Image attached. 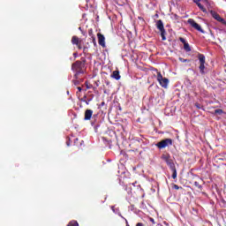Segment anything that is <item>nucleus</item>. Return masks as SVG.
I'll list each match as a JSON object with an SVG mask.
<instances>
[{
    "mask_svg": "<svg viewBox=\"0 0 226 226\" xmlns=\"http://www.w3.org/2000/svg\"><path fill=\"white\" fill-rule=\"evenodd\" d=\"M72 70L75 72L74 79H79V75L84 73V63L82 61H76L72 64Z\"/></svg>",
    "mask_w": 226,
    "mask_h": 226,
    "instance_id": "f257e3e1",
    "label": "nucleus"
},
{
    "mask_svg": "<svg viewBox=\"0 0 226 226\" xmlns=\"http://www.w3.org/2000/svg\"><path fill=\"white\" fill-rule=\"evenodd\" d=\"M156 27L160 30L162 41H165V40H167V37L165 36L167 32L165 31V26H163V21H162V19L156 21Z\"/></svg>",
    "mask_w": 226,
    "mask_h": 226,
    "instance_id": "f03ea898",
    "label": "nucleus"
},
{
    "mask_svg": "<svg viewBox=\"0 0 226 226\" xmlns=\"http://www.w3.org/2000/svg\"><path fill=\"white\" fill-rule=\"evenodd\" d=\"M198 59L200 61V72L201 75H204L206 72L204 70H206V56L203 54H199L198 55Z\"/></svg>",
    "mask_w": 226,
    "mask_h": 226,
    "instance_id": "7ed1b4c3",
    "label": "nucleus"
},
{
    "mask_svg": "<svg viewBox=\"0 0 226 226\" xmlns=\"http://www.w3.org/2000/svg\"><path fill=\"white\" fill-rule=\"evenodd\" d=\"M156 147L158 149H165V147H169V146H172V139H165L156 143Z\"/></svg>",
    "mask_w": 226,
    "mask_h": 226,
    "instance_id": "20e7f679",
    "label": "nucleus"
},
{
    "mask_svg": "<svg viewBox=\"0 0 226 226\" xmlns=\"http://www.w3.org/2000/svg\"><path fill=\"white\" fill-rule=\"evenodd\" d=\"M157 80L161 87H162L164 89H167L169 86V79L163 78L162 75V72H157Z\"/></svg>",
    "mask_w": 226,
    "mask_h": 226,
    "instance_id": "39448f33",
    "label": "nucleus"
},
{
    "mask_svg": "<svg viewBox=\"0 0 226 226\" xmlns=\"http://www.w3.org/2000/svg\"><path fill=\"white\" fill-rule=\"evenodd\" d=\"M162 159L167 163L170 170L176 168V164H174V161L170 158V154H162Z\"/></svg>",
    "mask_w": 226,
    "mask_h": 226,
    "instance_id": "423d86ee",
    "label": "nucleus"
},
{
    "mask_svg": "<svg viewBox=\"0 0 226 226\" xmlns=\"http://www.w3.org/2000/svg\"><path fill=\"white\" fill-rule=\"evenodd\" d=\"M187 22L188 24H190L191 26L193 27V29H196V31H199L200 33L204 34V29H202V26H200V25L195 22V19H189Z\"/></svg>",
    "mask_w": 226,
    "mask_h": 226,
    "instance_id": "0eeeda50",
    "label": "nucleus"
},
{
    "mask_svg": "<svg viewBox=\"0 0 226 226\" xmlns=\"http://www.w3.org/2000/svg\"><path fill=\"white\" fill-rule=\"evenodd\" d=\"M213 19H215V20H217V22H221V24H223V26H226V20L223 19V18L220 17V14H218L216 11H210Z\"/></svg>",
    "mask_w": 226,
    "mask_h": 226,
    "instance_id": "6e6552de",
    "label": "nucleus"
},
{
    "mask_svg": "<svg viewBox=\"0 0 226 226\" xmlns=\"http://www.w3.org/2000/svg\"><path fill=\"white\" fill-rule=\"evenodd\" d=\"M72 45H76L79 50H82V41L79 39L76 35L72 38Z\"/></svg>",
    "mask_w": 226,
    "mask_h": 226,
    "instance_id": "1a4fd4ad",
    "label": "nucleus"
},
{
    "mask_svg": "<svg viewBox=\"0 0 226 226\" xmlns=\"http://www.w3.org/2000/svg\"><path fill=\"white\" fill-rule=\"evenodd\" d=\"M98 38V43L102 49H105L107 47V44H105V35H103L102 33L97 34Z\"/></svg>",
    "mask_w": 226,
    "mask_h": 226,
    "instance_id": "9d476101",
    "label": "nucleus"
},
{
    "mask_svg": "<svg viewBox=\"0 0 226 226\" xmlns=\"http://www.w3.org/2000/svg\"><path fill=\"white\" fill-rule=\"evenodd\" d=\"M179 41L184 44V49L185 52H192V48L190 47V44L186 42V40L183 37H179Z\"/></svg>",
    "mask_w": 226,
    "mask_h": 226,
    "instance_id": "9b49d317",
    "label": "nucleus"
},
{
    "mask_svg": "<svg viewBox=\"0 0 226 226\" xmlns=\"http://www.w3.org/2000/svg\"><path fill=\"white\" fill-rule=\"evenodd\" d=\"M91 117H93V110L92 109L85 110L84 121H91Z\"/></svg>",
    "mask_w": 226,
    "mask_h": 226,
    "instance_id": "f8f14e48",
    "label": "nucleus"
},
{
    "mask_svg": "<svg viewBox=\"0 0 226 226\" xmlns=\"http://www.w3.org/2000/svg\"><path fill=\"white\" fill-rule=\"evenodd\" d=\"M111 78L115 79V80H119L121 79V75L119 74V71H114L111 74Z\"/></svg>",
    "mask_w": 226,
    "mask_h": 226,
    "instance_id": "ddd939ff",
    "label": "nucleus"
},
{
    "mask_svg": "<svg viewBox=\"0 0 226 226\" xmlns=\"http://www.w3.org/2000/svg\"><path fill=\"white\" fill-rule=\"evenodd\" d=\"M170 170L172 171V176H171V177H172L173 179H177V170L176 169V167H175V168H171Z\"/></svg>",
    "mask_w": 226,
    "mask_h": 226,
    "instance_id": "4468645a",
    "label": "nucleus"
},
{
    "mask_svg": "<svg viewBox=\"0 0 226 226\" xmlns=\"http://www.w3.org/2000/svg\"><path fill=\"white\" fill-rule=\"evenodd\" d=\"M197 6L200 8V10H201V11H203V13H206L207 11V10L206 9V7H204V5H202V4H198Z\"/></svg>",
    "mask_w": 226,
    "mask_h": 226,
    "instance_id": "2eb2a0df",
    "label": "nucleus"
},
{
    "mask_svg": "<svg viewBox=\"0 0 226 226\" xmlns=\"http://www.w3.org/2000/svg\"><path fill=\"white\" fill-rule=\"evenodd\" d=\"M67 226H79V222L77 221H71Z\"/></svg>",
    "mask_w": 226,
    "mask_h": 226,
    "instance_id": "dca6fc26",
    "label": "nucleus"
},
{
    "mask_svg": "<svg viewBox=\"0 0 226 226\" xmlns=\"http://www.w3.org/2000/svg\"><path fill=\"white\" fill-rule=\"evenodd\" d=\"M214 114H218L219 116H222V114H223V109H217L214 111Z\"/></svg>",
    "mask_w": 226,
    "mask_h": 226,
    "instance_id": "f3484780",
    "label": "nucleus"
},
{
    "mask_svg": "<svg viewBox=\"0 0 226 226\" xmlns=\"http://www.w3.org/2000/svg\"><path fill=\"white\" fill-rule=\"evenodd\" d=\"M194 186H196V188H197L198 190L202 191V185H201L200 184H199V182L195 181V182H194Z\"/></svg>",
    "mask_w": 226,
    "mask_h": 226,
    "instance_id": "a211bd4d",
    "label": "nucleus"
},
{
    "mask_svg": "<svg viewBox=\"0 0 226 226\" xmlns=\"http://www.w3.org/2000/svg\"><path fill=\"white\" fill-rule=\"evenodd\" d=\"M92 43L94 44V47H98V44L96 43V37L92 36Z\"/></svg>",
    "mask_w": 226,
    "mask_h": 226,
    "instance_id": "6ab92c4d",
    "label": "nucleus"
},
{
    "mask_svg": "<svg viewBox=\"0 0 226 226\" xmlns=\"http://www.w3.org/2000/svg\"><path fill=\"white\" fill-rule=\"evenodd\" d=\"M178 59H179V61H180L181 63H190V60L185 59V58H183V57H179Z\"/></svg>",
    "mask_w": 226,
    "mask_h": 226,
    "instance_id": "aec40b11",
    "label": "nucleus"
},
{
    "mask_svg": "<svg viewBox=\"0 0 226 226\" xmlns=\"http://www.w3.org/2000/svg\"><path fill=\"white\" fill-rule=\"evenodd\" d=\"M173 188H174L175 190H183V187H179V185H176V184L173 185Z\"/></svg>",
    "mask_w": 226,
    "mask_h": 226,
    "instance_id": "412c9836",
    "label": "nucleus"
},
{
    "mask_svg": "<svg viewBox=\"0 0 226 226\" xmlns=\"http://www.w3.org/2000/svg\"><path fill=\"white\" fill-rule=\"evenodd\" d=\"M74 86H79L80 84V81H79L77 79L72 80Z\"/></svg>",
    "mask_w": 226,
    "mask_h": 226,
    "instance_id": "4be33fe9",
    "label": "nucleus"
},
{
    "mask_svg": "<svg viewBox=\"0 0 226 226\" xmlns=\"http://www.w3.org/2000/svg\"><path fill=\"white\" fill-rule=\"evenodd\" d=\"M85 86H87V89H91V87H93V85H89L87 81L85 82Z\"/></svg>",
    "mask_w": 226,
    "mask_h": 226,
    "instance_id": "5701e85b",
    "label": "nucleus"
},
{
    "mask_svg": "<svg viewBox=\"0 0 226 226\" xmlns=\"http://www.w3.org/2000/svg\"><path fill=\"white\" fill-rule=\"evenodd\" d=\"M88 34H89V36H91V38H93V36H94V35L93 34V29H92V28H90V29L88 30Z\"/></svg>",
    "mask_w": 226,
    "mask_h": 226,
    "instance_id": "b1692460",
    "label": "nucleus"
},
{
    "mask_svg": "<svg viewBox=\"0 0 226 226\" xmlns=\"http://www.w3.org/2000/svg\"><path fill=\"white\" fill-rule=\"evenodd\" d=\"M93 99H87V101H84L86 105H89L90 102H92Z\"/></svg>",
    "mask_w": 226,
    "mask_h": 226,
    "instance_id": "393cba45",
    "label": "nucleus"
},
{
    "mask_svg": "<svg viewBox=\"0 0 226 226\" xmlns=\"http://www.w3.org/2000/svg\"><path fill=\"white\" fill-rule=\"evenodd\" d=\"M94 84H95L96 87H98L100 86V80L94 81Z\"/></svg>",
    "mask_w": 226,
    "mask_h": 226,
    "instance_id": "a878e982",
    "label": "nucleus"
},
{
    "mask_svg": "<svg viewBox=\"0 0 226 226\" xmlns=\"http://www.w3.org/2000/svg\"><path fill=\"white\" fill-rule=\"evenodd\" d=\"M193 3H195L198 5L200 4V0H193Z\"/></svg>",
    "mask_w": 226,
    "mask_h": 226,
    "instance_id": "bb28decb",
    "label": "nucleus"
},
{
    "mask_svg": "<svg viewBox=\"0 0 226 226\" xmlns=\"http://www.w3.org/2000/svg\"><path fill=\"white\" fill-rule=\"evenodd\" d=\"M77 89H78L79 93H82V87H78Z\"/></svg>",
    "mask_w": 226,
    "mask_h": 226,
    "instance_id": "cd10ccee",
    "label": "nucleus"
},
{
    "mask_svg": "<svg viewBox=\"0 0 226 226\" xmlns=\"http://www.w3.org/2000/svg\"><path fill=\"white\" fill-rule=\"evenodd\" d=\"M122 218H123L124 220H125L126 226L130 225V224L128 223V220H126V218H124V217H123V216H122Z\"/></svg>",
    "mask_w": 226,
    "mask_h": 226,
    "instance_id": "c85d7f7f",
    "label": "nucleus"
},
{
    "mask_svg": "<svg viewBox=\"0 0 226 226\" xmlns=\"http://www.w3.org/2000/svg\"><path fill=\"white\" fill-rule=\"evenodd\" d=\"M136 226H144V223H142V222H138V223L136 224Z\"/></svg>",
    "mask_w": 226,
    "mask_h": 226,
    "instance_id": "c756f323",
    "label": "nucleus"
},
{
    "mask_svg": "<svg viewBox=\"0 0 226 226\" xmlns=\"http://www.w3.org/2000/svg\"><path fill=\"white\" fill-rule=\"evenodd\" d=\"M86 98H87V96L85 95V96L81 99V102H86V101H87Z\"/></svg>",
    "mask_w": 226,
    "mask_h": 226,
    "instance_id": "7c9ffc66",
    "label": "nucleus"
},
{
    "mask_svg": "<svg viewBox=\"0 0 226 226\" xmlns=\"http://www.w3.org/2000/svg\"><path fill=\"white\" fill-rule=\"evenodd\" d=\"M195 107H197V109H200V104L196 103V104H195Z\"/></svg>",
    "mask_w": 226,
    "mask_h": 226,
    "instance_id": "2f4dec72",
    "label": "nucleus"
},
{
    "mask_svg": "<svg viewBox=\"0 0 226 226\" xmlns=\"http://www.w3.org/2000/svg\"><path fill=\"white\" fill-rule=\"evenodd\" d=\"M127 226H130V225L127 224Z\"/></svg>",
    "mask_w": 226,
    "mask_h": 226,
    "instance_id": "473e14b6",
    "label": "nucleus"
}]
</instances>
